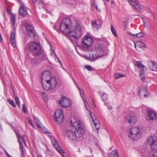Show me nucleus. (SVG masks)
Returning <instances> with one entry per match:
<instances>
[{"label":"nucleus","instance_id":"52","mask_svg":"<svg viewBox=\"0 0 157 157\" xmlns=\"http://www.w3.org/2000/svg\"><path fill=\"white\" fill-rule=\"evenodd\" d=\"M23 142L24 144H25V145L26 146V142L25 140H24V141H23Z\"/></svg>","mask_w":157,"mask_h":157},{"label":"nucleus","instance_id":"35","mask_svg":"<svg viewBox=\"0 0 157 157\" xmlns=\"http://www.w3.org/2000/svg\"><path fill=\"white\" fill-rule=\"evenodd\" d=\"M111 31L113 34L115 36H117V34L115 29L113 27V26L112 25L111 26Z\"/></svg>","mask_w":157,"mask_h":157},{"label":"nucleus","instance_id":"4","mask_svg":"<svg viewBox=\"0 0 157 157\" xmlns=\"http://www.w3.org/2000/svg\"><path fill=\"white\" fill-rule=\"evenodd\" d=\"M48 71L42 73L41 76L43 87L46 90H52L56 86V80L55 77H52Z\"/></svg>","mask_w":157,"mask_h":157},{"label":"nucleus","instance_id":"48","mask_svg":"<svg viewBox=\"0 0 157 157\" xmlns=\"http://www.w3.org/2000/svg\"><path fill=\"white\" fill-rule=\"evenodd\" d=\"M29 123L30 124L33 126V123H32V121L30 119H29Z\"/></svg>","mask_w":157,"mask_h":157},{"label":"nucleus","instance_id":"15","mask_svg":"<svg viewBox=\"0 0 157 157\" xmlns=\"http://www.w3.org/2000/svg\"><path fill=\"white\" fill-rule=\"evenodd\" d=\"M135 47L136 50L139 52H140L142 50H144L146 48L144 44L141 41L136 42L135 43Z\"/></svg>","mask_w":157,"mask_h":157},{"label":"nucleus","instance_id":"57","mask_svg":"<svg viewBox=\"0 0 157 157\" xmlns=\"http://www.w3.org/2000/svg\"><path fill=\"white\" fill-rule=\"evenodd\" d=\"M107 2H108L109 0H106Z\"/></svg>","mask_w":157,"mask_h":157},{"label":"nucleus","instance_id":"21","mask_svg":"<svg viewBox=\"0 0 157 157\" xmlns=\"http://www.w3.org/2000/svg\"><path fill=\"white\" fill-rule=\"evenodd\" d=\"M15 31H13L10 35V37L12 45L14 48H15L16 46V43L15 40Z\"/></svg>","mask_w":157,"mask_h":157},{"label":"nucleus","instance_id":"17","mask_svg":"<svg viewBox=\"0 0 157 157\" xmlns=\"http://www.w3.org/2000/svg\"><path fill=\"white\" fill-rule=\"evenodd\" d=\"M128 2L132 5V6L138 10H140L141 7L139 2L136 0L135 1L132 0H127Z\"/></svg>","mask_w":157,"mask_h":157},{"label":"nucleus","instance_id":"25","mask_svg":"<svg viewBox=\"0 0 157 157\" xmlns=\"http://www.w3.org/2000/svg\"><path fill=\"white\" fill-rule=\"evenodd\" d=\"M90 114L91 118L93 119L92 115V113L91 112H90ZM92 119L96 128L97 130H98L100 128V125L97 119L94 120L93 119Z\"/></svg>","mask_w":157,"mask_h":157},{"label":"nucleus","instance_id":"32","mask_svg":"<svg viewBox=\"0 0 157 157\" xmlns=\"http://www.w3.org/2000/svg\"><path fill=\"white\" fill-rule=\"evenodd\" d=\"M14 99L17 105L18 106H20V102L19 98L17 97L14 96Z\"/></svg>","mask_w":157,"mask_h":157},{"label":"nucleus","instance_id":"39","mask_svg":"<svg viewBox=\"0 0 157 157\" xmlns=\"http://www.w3.org/2000/svg\"><path fill=\"white\" fill-rule=\"evenodd\" d=\"M85 68L87 69V70L90 71H92L93 70V68L92 67L88 65H86L85 66Z\"/></svg>","mask_w":157,"mask_h":157},{"label":"nucleus","instance_id":"34","mask_svg":"<svg viewBox=\"0 0 157 157\" xmlns=\"http://www.w3.org/2000/svg\"><path fill=\"white\" fill-rule=\"evenodd\" d=\"M7 101L13 107H16V105L15 104V103L13 101L11 100L10 99H9L7 100Z\"/></svg>","mask_w":157,"mask_h":157},{"label":"nucleus","instance_id":"60","mask_svg":"<svg viewBox=\"0 0 157 157\" xmlns=\"http://www.w3.org/2000/svg\"><path fill=\"white\" fill-rule=\"evenodd\" d=\"M74 82H75V84H76V82H75V80H74Z\"/></svg>","mask_w":157,"mask_h":157},{"label":"nucleus","instance_id":"43","mask_svg":"<svg viewBox=\"0 0 157 157\" xmlns=\"http://www.w3.org/2000/svg\"><path fill=\"white\" fill-rule=\"evenodd\" d=\"M51 54L52 56H54V57H57V55L56 54L55 51L53 50H52V52Z\"/></svg>","mask_w":157,"mask_h":157},{"label":"nucleus","instance_id":"28","mask_svg":"<svg viewBox=\"0 0 157 157\" xmlns=\"http://www.w3.org/2000/svg\"><path fill=\"white\" fill-rule=\"evenodd\" d=\"M118 152L116 150L112 152L109 155L110 157H118Z\"/></svg>","mask_w":157,"mask_h":157},{"label":"nucleus","instance_id":"50","mask_svg":"<svg viewBox=\"0 0 157 157\" xmlns=\"http://www.w3.org/2000/svg\"><path fill=\"white\" fill-rule=\"evenodd\" d=\"M22 154V157H25V155L24 153V152L21 153Z\"/></svg>","mask_w":157,"mask_h":157},{"label":"nucleus","instance_id":"38","mask_svg":"<svg viewBox=\"0 0 157 157\" xmlns=\"http://www.w3.org/2000/svg\"><path fill=\"white\" fill-rule=\"evenodd\" d=\"M23 107V111L25 114H27L28 113L27 111L26 108V106L25 105L23 104L22 105Z\"/></svg>","mask_w":157,"mask_h":157},{"label":"nucleus","instance_id":"23","mask_svg":"<svg viewBox=\"0 0 157 157\" xmlns=\"http://www.w3.org/2000/svg\"><path fill=\"white\" fill-rule=\"evenodd\" d=\"M92 25L94 28L99 29L101 25V23L99 21H95L92 23Z\"/></svg>","mask_w":157,"mask_h":157},{"label":"nucleus","instance_id":"6","mask_svg":"<svg viewBox=\"0 0 157 157\" xmlns=\"http://www.w3.org/2000/svg\"><path fill=\"white\" fill-rule=\"evenodd\" d=\"M142 135V133L139 128L134 127L130 129V133H129L128 137L133 140H136L140 138Z\"/></svg>","mask_w":157,"mask_h":157},{"label":"nucleus","instance_id":"42","mask_svg":"<svg viewBox=\"0 0 157 157\" xmlns=\"http://www.w3.org/2000/svg\"><path fill=\"white\" fill-rule=\"evenodd\" d=\"M152 157H157V150L153 152Z\"/></svg>","mask_w":157,"mask_h":157},{"label":"nucleus","instance_id":"9","mask_svg":"<svg viewBox=\"0 0 157 157\" xmlns=\"http://www.w3.org/2000/svg\"><path fill=\"white\" fill-rule=\"evenodd\" d=\"M94 50L90 52L89 56L84 55L83 57L84 59L87 60L94 61L101 57Z\"/></svg>","mask_w":157,"mask_h":157},{"label":"nucleus","instance_id":"20","mask_svg":"<svg viewBox=\"0 0 157 157\" xmlns=\"http://www.w3.org/2000/svg\"><path fill=\"white\" fill-rule=\"evenodd\" d=\"M148 94V92L145 88L143 87L140 88L139 90V95L140 97L143 96L144 97H146Z\"/></svg>","mask_w":157,"mask_h":157},{"label":"nucleus","instance_id":"27","mask_svg":"<svg viewBox=\"0 0 157 157\" xmlns=\"http://www.w3.org/2000/svg\"><path fill=\"white\" fill-rule=\"evenodd\" d=\"M10 20L11 24L13 26H14L15 24L16 19L15 16L13 13L11 14Z\"/></svg>","mask_w":157,"mask_h":157},{"label":"nucleus","instance_id":"10","mask_svg":"<svg viewBox=\"0 0 157 157\" xmlns=\"http://www.w3.org/2000/svg\"><path fill=\"white\" fill-rule=\"evenodd\" d=\"M25 26L27 32L29 36L33 37L36 36V34L34 30V27L31 24L25 23Z\"/></svg>","mask_w":157,"mask_h":157},{"label":"nucleus","instance_id":"1","mask_svg":"<svg viewBox=\"0 0 157 157\" xmlns=\"http://www.w3.org/2000/svg\"><path fill=\"white\" fill-rule=\"evenodd\" d=\"M26 48L30 51L26 56L27 59H29L33 64L39 63L40 60H43L46 58L45 52L40 44L36 41L29 42Z\"/></svg>","mask_w":157,"mask_h":157},{"label":"nucleus","instance_id":"55","mask_svg":"<svg viewBox=\"0 0 157 157\" xmlns=\"http://www.w3.org/2000/svg\"><path fill=\"white\" fill-rule=\"evenodd\" d=\"M45 94V93L44 92V93H43L42 94V95H44V94Z\"/></svg>","mask_w":157,"mask_h":157},{"label":"nucleus","instance_id":"13","mask_svg":"<svg viewBox=\"0 0 157 157\" xmlns=\"http://www.w3.org/2000/svg\"><path fill=\"white\" fill-rule=\"evenodd\" d=\"M33 117L34 122L36 126L41 131V132L43 133L51 134L50 132L48 131L45 128L43 127V128H42V127L41 126V123H40L39 120L36 117L34 116H33Z\"/></svg>","mask_w":157,"mask_h":157},{"label":"nucleus","instance_id":"19","mask_svg":"<svg viewBox=\"0 0 157 157\" xmlns=\"http://www.w3.org/2000/svg\"><path fill=\"white\" fill-rule=\"evenodd\" d=\"M148 66L149 68L151 71H157V64L153 61H150L149 62Z\"/></svg>","mask_w":157,"mask_h":157},{"label":"nucleus","instance_id":"3","mask_svg":"<svg viewBox=\"0 0 157 157\" xmlns=\"http://www.w3.org/2000/svg\"><path fill=\"white\" fill-rule=\"evenodd\" d=\"M70 124L72 126V128L67 131L65 134L69 139L75 140L77 138L82 136L84 132L83 123L80 121H77L73 123L72 120L70 122Z\"/></svg>","mask_w":157,"mask_h":157},{"label":"nucleus","instance_id":"56","mask_svg":"<svg viewBox=\"0 0 157 157\" xmlns=\"http://www.w3.org/2000/svg\"><path fill=\"white\" fill-rule=\"evenodd\" d=\"M47 98V96H45V99H46Z\"/></svg>","mask_w":157,"mask_h":157},{"label":"nucleus","instance_id":"2","mask_svg":"<svg viewBox=\"0 0 157 157\" xmlns=\"http://www.w3.org/2000/svg\"><path fill=\"white\" fill-rule=\"evenodd\" d=\"M71 24V20L69 18H64L59 26L62 33L65 34H69L75 40L79 39L82 35V30L79 24L76 23V27L70 31V26Z\"/></svg>","mask_w":157,"mask_h":157},{"label":"nucleus","instance_id":"53","mask_svg":"<svg viewBox=\"0 0 157 157\" xmlns=\"http://www.w3.org/2000/svg\"><path fill=\"white\" fill-rule=\"evenodd\" d=\"M7 156L8 157H12L10 155H9V154H7Z\"/></svg>","mask_w":157,"mask_h":157},{"label":"nucleus","instance_id":"12","mask_svg":"<svg viewBox=\"0 0 157 157\" xmlns=\"http://www.w3.org/2000/svg\"><path fill=\"white\" fill-rule=\"evenodd\" d=\"M147 142L148 144H150L152 150L155 148L157 143V140L155 137L151 136L147 139Z\"/></svg>","mask_w":157,"mask_h":157},{"label":"nucleus","instance_id":"5","mask_svg":"<svg viewBox=\"0 0 157 157\" xmlns=\"http://www.w3.org/2000/svg\"><path fill=\"white\" fill-rule=\"evenodd\" d=\"M93 42V39L90 36H86L82 40V45L85 51L91 50L92 45Z\"/></svg>","mask_w":157,"mask_h":157},{"label":"nucleus","instance_id":"26","mask_svg":"<svg viewBox=\"0 0 157 157\" xmlns=\"http://www.w3.org/2000/svg\"><path fill=\"white\" fill-rule=\"evenodd\" d=\"M144 70H141L139 72V75L141 79L143 82H145V78L144 77Z\"/></svg>","mask_w":157,"mask_h":157},{"label":"nucleus","instance_id":"22","mask_svg":"<svg viewBox=\"0 0 157 157\" xmlns=\"http://www.w3.org/2000/svg\"><path fill=\"white\" fill-rule=\"evenodd\" d=\"M136 121V117L134 116H129L126 119V121L130 124L135 123Z\"/></svg>","mask_w":157,"mask_h":157},{"label":"nucleus","instance_id":"59","mask_svg":"<svg viewBox=\"0 0 157 157\" xmlns=\"http://www.w3.org/2000/svg\"><path fill=\"white\" fill-rule=\"evenodd\" d=\"M111 3H113V2L112 1Z\"/></svg>","mask_w":157,"mask_h":157},{"label":"nucleus","instance_id":"44","mask_svg":"<svg viewBox=\"0 0 157 157\" xmlns=\"http://www.w3.org/2000/svg\"><path fill=\"white\" fill-rule=\"evenodd\" d=\"M54 29L55 30H56L57 32H59V31L57 29V25H56L54 27Z\"/></svg>","mask_w":157,"mask_h":157},{"label":"nucleus","instance_id":"18","mask_svg":"<svg viewBox=\"0 0 157 157\" xmlns=\"http://www.w3.org/2000/svg\"><path fill=\"white\" fill-rule=\"evenodd\" d=\"M147 116L148 119L151 120L155 119L156 117V114L154 111L148 110L147 111Z\"/></svg>","mask_w":157,"mask_h":157},{"label":"nucleus","instance_id":"31","mask_svg":"<svg viewBox=\"0 0 157 157\" xmlns=\"http://www.w3.org/2000/svg\"><path fill=\"white\" fill-rule=\"evenodd\" d=\"M115 78L116 79H118L120 78H122L124 77L125 75H124L118 73H116L114 74Z\"/></svg>","mask_w":157,"mask_h":157},{"label":"nucleus","instance_id":"49","mask_svg":"<svg viewBox=\"0 0 157 157\" xmlns=\"http://www.w3.org/2000/svg\"><path fill=\"white\" fill-rule=\"evenodd\" d=\"M11 125L12 128L13 129V130H16V131L17 132V133L18 134V133L17 131V130L16 129V128H14L12 125Z\"/></svg>","mask_w":157,"mask_h":157},{"label":"nucleus","instance_id":"16","mask_svg":"<svg viewBox=\"0 0 157 157\" xmlns=\"http://www.w3.org/2000/svg\"><path fill=\"white\" fill-rule=\"evenodd\" d=\"M18 14L22 17H25L28 14L27 8L25 6H22L19 8Z\"/></svg>","mask_w":157,"mask_h":157},{"label":"nucleus","instance_id":"46","mask_svg":"<svg viewBox=\"0 0 157 157\" xmlns=\"http://www.w3.org/2000/svg\"><path fill=\"white\" fill-rule=\"evenodd\" d=\"M32 1L36 5L37 3L38 0H32Z\"/></svg>","mask_w":157,"mask_h":157},{"label":"nucleus","instance_id":"54","mask_svg":"<svg viewBox=\"0 0 157 157\" xmlns=\"http://www.w3.org/2000/svg\"><path fill=\"white\" fill-rule=\"evenodd\" d=\"M85 107L86 108V109L87 110H88V109L86 105V104H85Z\"/></svg>","mask_w":157,"mask_h":157},{"label":"nucleus","instance_id":"8","mask_svg":"<svg viewBox=\"0 0 157 157\" xmlns=\"http://www.w3.org/2000/svg\"><path fill=\"white\" fill-rule=\"evenodd\" d=\"M53 116L56 123L60 124L63 122L64 117L62 110L57 109L54 114Z\"/></svg>","mask_w":157,"mask_h":157},{"label":"nucleus","instance_id":"45","mask_svg":"<svg viewBox=\"0 0 157 157\" xmlns=\"http://www.w3.org/2000/svg\"><path fill=\"white\" fill-rule=\"evenodd\" d=\"M20 138L23 141H24V140H25L24 139V136H21L20 137Z\"/></svg>","mask_w":157,"mask_h":157},{"label":"nucleus","instance_id":"30","mask_svg":"<svg viewBox=\"0 0 157 157\" xmlns=\"http://www.w3.org/2000/svg\"><path fill=\"white\" fill-rule=\"evenodd\" d=\"M136 64L139 68H141V70H144V66L139 61H137Z\"/></svg>","mask_w":157,"mask_h":157},{"label":"nucleus","instance_id":"29","mask_svg":"<svg viewBox=\"0 0 157 157\" xmlns=\"http://www.w3.org/2000/svg\"><path fill=\"white\" fill-rule=\"evenodd\" d=\"M131 34L133 36H135L139 38L143 37L144 35V33L143 32H140V33L134 34L132 33H131Z\"/></svg>","mask_w":157,"mask_h":157},{"label":"nucleus","instance_id":"24","mask_svg":"<svg viewBox=\"0 0 157 157\" xmlns=\"http://www.w3.org/2000/svg\"><path fill=\"white\" fill-rule=\"evenodd\" d=\"M14 132L16 133V135H17V138H18V140L19 143V148H20V149L21 150V153H23V152H24L23 146V145L22 143L21 142V141H20V136L19 135V134H18L17 133V132L16 131V130H14Z\"/></svg>","mask_w":157,"mask_h":157},{"label":"nucleus","instance_id":"36","mask_svg":"<svg viewBox=\"0 0 157 157\" xmlns=\"http://www.w3.org/2000/svg\"><path fill=\"white\" fill-rule=\"evenodd\" d=\"M102 99L104 101H106L107 100V95L105 93L103 94L101 97Z\"/></svg>","mask_w":157,"mask_h":157},{"label":"nucleus","instance_id":"7","mask_svg":"<svg viewBox=\"0 0 157 157\" xmlns=\"http://www.w3.org/2000/svg\"><path fill=\"white\" fill-rule=\"evenodd\" d=\"M99 56L102 57L109 53V50L107 48H104L102 45L100 44H97L95 46V50Z\"/></svg>","mask_w":157,"mask_h":157},{"label":"nucleus","instance_id":"41","mask_svg":"<svg viewBox=\"0 0 157 157\" xmlns=\"http://www.w3.org/2000/svg\"><path fill=\"white\" fill-rule=\"evenodd\" d=\"M55 57V60L56 61H57V62H58L60 64V65L61 66H62V63H61L60 62V60H59V58H58V57H57H57Z\"/></svg>","mask_w":157,"mask_h":157},{"label":"nucleus","instance_id":"33","mask_svg":"<svg viewBox=\"0 0 157 157\" xmlns=\"http://www.w3.org/2000/svg\"><path fill=\"white\" fill-rule=\"evenodd\" d=\"M77 87L79 89L81 97H82V99L85 101V100L83 98L82 95H84V91L82 89H80L78 86H77Z\"/></svg>","mask_w":157,"mask_h":157},{"label":"nucleus","instance_id":"51","mask_svg":"<svg viewBox=\"0 0 157 157\" xmlns=\"http://www.w3.org/2000/svg\"><path fill=\"white\" fill-rule=\"evenodd\" d=\"M112 107L111 106H109L108 107V109H112Z\"/></svg>","mask_w":157,"mask_h":157},{"label":"nucleus","instance_id":"14","mask_svg":"<svg viewBox=\"0 0 157 157\" xmlns=\"http://www.w3.org/2000/svg\"><path fill=\"white\" fill-rule=\"evenodd\" d=\"M59 104L61 106L65 107H69L71 105V101L64 97L59 100Z\"/></svg>","mask_w":157,"mask_h":157},{"label":"nucleus","instance_id":"47","mask_svg":"<svg viewBox=\"0 0 157 157\" xmlns=\"http://www.w3.org/2000/svg\"><path fill=\"white\" fill-rule=\"evenodd\" d=\"M3 39L2 37L1 34L0 33V42H1L3 41Z\"/></svg>","mask_w":157,"mask_h":157},{"label":"nucleus","instance_id":"58","mask_svg":"<svg viewBox=\"0 0 157 157\" xmlns=\"http://www.w3.org/2000/svg\"><path fill=\"white\" fill-rule=\"evenodd\" d=\"M38 157H42V156L41 155H40V156H38Z\"/></svg>","mask_w":157,"mask_h":157},{"label":"nucleus","instance_id":"11","mask_svg":"<svg viewBox=\"0 0 157 157\" xmlns=\"http://www.w3.org/2000/svg\"><path fill=\"white\" fill-rule=\"evenodd\" d=\"M50 139L52 140V141L54 140L53 146L55 148L57 151L60 153L63 157H65L64 152L63 150L61 148L60 146L58 145V142L55 139L54 137L52 136H50Z\"/></svg>","mask_w":157,"mask_h":157},{"label":"nucleus","instance_id":"40","mask_svg":"<svg viewBox=\"0 0 157 157\" xmlns=\"http://www.w3.org/2000/svg\"><path fill=\"white\" fill-rule=\"evenodd\" d=\"M93 6L94 7H95L98 11H100V10L98 9V8L97 6V5L95 2H93Z\"/></svg>","mask_w":157,"mask_h":157},{"label":"nucleus","instance_id":"37","mask_svg":"<svg viewBox=\"0 0 157 157\" xmlns=\"http://www.w3.org/2000/svg\"><path fill=\"white\" fill-rule=\"evenodd\" d=\"M36 5H40L43 7L44 6V3L42 0H38Z\"/></svg>","mask_w":157,"mask_h":157}]
</instances>
